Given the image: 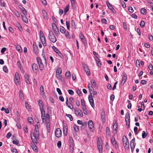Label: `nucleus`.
I'll list each match as a JSON object with an SVG mask.
<instances>
[{
    "label": "nucleus",
    "mask_w": 153,
    "mask_h": 153,
    "mask_svg": "<svg viewBox=\"0 0 153 153\" xmlns=\"http://www.w3.org/2000/svg\"><path fill=\"white\" fill-rule=\"evenodd\" d=\"M69 143L70 145V152L72 153L74 151V142L72 138L71 137H70L69 138Z\"/></svg>",
    "instance_id": "f257e3e1"
},
{
    "label": "nucleus",
    "mask_w": 153,
    "mask_h": 153,
    "mask_svg": "<svg viewBox=\"0 0 153 153\" xmlns=\"http://www.w3.org/2000/svg\"><path fill=\"white\" fill-rule=\"evenodd\" d=\"M48 37L50 40L53 43L55 42L57 40L55 36L52 31H49Z\"/></svg>",
    "instance_id": "f03ea898"
},
{
    "label": "nucleus",
    "mask_w": 153,
    "mask_h": 153,
    "mask_svg": "<svg viewBox=\"0 0 153 153\" xmlns=\"http://www.w3.org/2000/svg\"><path fill=\"white\" fill-rule=\"evenodd\" d=\"M123 145L126 149H128L129 147V143L128 141V139L125 136L123 137Z\"/></svg>",
    "instance_id": "7ed1b4c3"
},
{
    "label": "nucleus",
    "mask_w": 153,
    "mask_h": 153,
    "mask_svg": "<svg viewBox=\"0 0 153 153\" xmlns=\"http://www.w3.org/2000/svg\"><path fill=\"white\" fill-rule=\"evenodd\" d=\"M97 146L100 153H102V142L101 138H98L97 142Z\"/></svg>",
    "instance_id": "20e7f679"
},
{
    "label": "nucleus",
    "mask_w": 153,
    "mask_h": 153,
    "mask_svg": "<svg viewBox=\"0 0 153 153\" xmlns=\"http://www.w3.org/2000/svg\"><path fill=\"white\" fill-rule=\"evenodd\" d=\"M36 59L37 62L39 64L40 69L41 71L44 68V66L42 63V60L39 57H37Z\"/></svg>",
    "instance_id": "39448f33"
},
{
    "label": "nucleus",
    "mask_w": 153,
    "mask_h": 153,
    "mask_svg": "<svg viewBox=\"0 0 153 153\" xmlns=\"http://www.w3.org/2000/svg\"><path fill=\"white\" fill-rule=\"evenodd\" d=\"M34 134H33V136L34 137V138L33 139L31 136V134H30L31 138L33 142L34 141H35V142L36 143V141H37V139H38L39 138V131H37L36 132H35Z\"/></svg>",
    "instance_id": "423d86ee"
},
{
    "label": "nucleus",
    "mask_w": 153,
    "mask_h": 153,
    "mask_svg": "<svg viewBox=\"0 0 153 153\" xmlns=\"http://www.w3.org/2000/svg\"><path fill=\"white\" fill-rule=\"evenodd\" d=\"M125 121L126 123V125L129 127L130 123V119L129 114L128 112L126 113L125 115Z\"/></svg>",
    "instance_id": "0eeeda50"
},
{
    "label": "nucleus",
    "mask_w": 153,
    "mask_h": 153,
    "mask_svg": "<svg viewBox=\"0 0 153 153\" xmlns=\"http://www.w3.org/2000/svg\"><path fill=\"white\" fill-rule=\"evenodd\" d=\"M52 29L53 31V32L56 34V36H57V35L58 34V33L59 32V30L57 27L56 24L55 23H53L52 24Z\"/></svg>",
    "instance_id": "6e6552de"
},
{
    "label": "nucleus",
    "mask_w": 153,
    "mask_h": 153,
    "mask_svg": "<svg viewBox=\"0 0 153 153\" xmlns=\"http://www.w3.org/2000/svg\"><path fill=\"white\" fill-rule=\"evenodd\" d=\"M55 134L56 137L57 138L60 137L62 135V132L61 129L60 128H57L55 131Z\"/></svg>",
    "instance_id": "1a4fd4ad"
},
{
    "label": "nucleus",
    "mask_w": 153,
    "mask_h": 153,
    "mask_svg": "<svg viewBox=\"0 0 153 153\" xmlns=\"http://www.w3.org/2000/svg\"><path fill=\"white\" fill-rule=\"evenodd\" d=\"M75 113L76 115L81 117H82L83 116L82 111L79 108L75 109Z\"/></svg>",
    "instance_id": "9d476101"
},
{
    "label": "nucleus",
    "mask_w": 153,
    "mask_h": 153,
    "mask_svg": "<svg viewBox=\"0 0 153 153\" xmlns=\"http://www.w3.org/2000/svg\"><path fill=\"white\" fill-rule=\"evenodd\" d=\"M88 126L91 131H94V125L92 120H90L88 121Z\"/></svg>",
    "instance_id": "9b49d317"
},
{
    "label": "nucleus",
    "mask_w": 153,
    "mask_h": 153,
    "mask_svg": "<svg viewBox=\"0 0 153 153\" xmlns=\"http://www.w3.org/2000/svg\"><path fill=\"white\" fill-rule=\"evenodd\" d=\"M105 111L104 108L102 109V112L101 113V119L103 123H105L106 121L105 118Z\"/></svg>",
    "instance_id": "f8f14e48"
},
{
    "label": "nucleus",
    "mask_w": 153,
    "mask_h": 153,
    "mask_svg": "<svg viewBox=\"0 0 153 153\" xmlns=\"http://www.w3.org/2000/svg\"><path fill=\"white\" fill-rule=\"evenodd\" d=\"M135 141V139L134 138L130 141V146L132 152L134 150L136 145V143L134 142Z\"/></svg>",
    "instance_id": "ddd939ff"
},
{
    "label": "nucleus",
    "mask_w": 153,
    "mask_h": 153,
    "mask_svg": "<svg viewBox=\"0 0 153 153\" xmlns=\"http://www.w3.org/2000/svg\"><path fill=\"white\" fill-rule=\"evenodd\" d=\"M83 66L84 70L85 71L86 74L88 75H90V71L88 66L87 65L84 64L83 65Z\"/></svg>",
    "instance_id": "4468645a"
},
{
    "label": "nucleus",
    "mask_w": 153,
    "mask_h": 153,
    "mask_svg": "<svg viewBox=\"0 0 153 153\" xmlns=\"http://www.w3.org/2000/svg\"><path fill=\"white\" fill-rule=\"evenodd\" d=\"M88 98L91 105L93 108H94L95 105L94 100L92 96H90V95H89Z\"/></svg>",
    "instance_id": "2eb2a0df"
},
{
    "label": "nucleus",
    "mask_w": 153,
    "mask_h": 153,
    "mask_svg": "<svg viewBox=\"0 0 153 153\" xmlns=\"http://www.w3.org/2000/svg\"><path fill=\"white\" fill-rule=\"evenodd\" d=\"M19 7L21 11L22 12V13L25 16H26L27 14V12L26 10L22 5H19Z\"/></svg>",
    "instance_id": "dca6fc26"
},
{
    "label": "nucleus",
    "mask_w": 153,
    "mask_h": 153,
    "mask_svg": "<svg viewBox=\"0 0 153 153\" xmlns=\"http://www.w3.org/2000/svg\"><path fill=\"white\" fill-rule=\"evenodd\" d=\"M33 48L35 53L36 54H38L39 52L38 47L35 42H34L33 44Z\"/></svg>",
    "instance_id": "f3484780"
},
{
    "label": "nucleus",
    "mask_w": 153,
    "mask_h": 153,
    "mask_svg": "<svg viewBox=\"0 0 153 153\" xmlns=\"http://www.w3.org/2000/svg\"><path fill=\"white\" fill-rule=\"evenodd\" d=\"M111 143L113 146L116 149H117L118 147V145L117 143V141L115 140L114 138H112L111 140Z\"/></svg>",
    "instance_id": "a211bd4d"
},
{
    "label": "nucleus",
    "mask_w": 153,
    "mask_h": 153,
    "mask_svg": "<svg viewBox=\"0 0 153 153\" xmlns=\"http://www.w3.org/2000/svg\"><path fill=\"white\" fill-rule=\"evenodd\" d=\"M32 68L34 72L36 73L38 69V65L35 63H33L32 65Z\"/></svg>",
    "instance_id": "6ab92c4d"
},
{
    "label": "nucleus",
    "mask_w": 153,
    "mask_h": 153,
    "mask_svg": "<svg viewBox=\"0 0 153 153\" xmlns=\"http://www.w3.org/2000/svg\"><path fill=\"white\" fill-rule=\"evenodd\" d=\"M117 124L116 121H114L113 122V129L116 131V133L117 130Z\"/></svg>",
    "instance_id": "aec40b11"
},
{
    "label": "nucleus",
    "mask_w": 153,
    "mask_h": 153,
    "mask_svg": "<svg viewBox=\"0 0 153 153\" xmlns=\"http://www.w3.org/2000/svg\"><path fill=\"white\" fill-rule=\"evenodd\" d=\"M24 77L26 82L27 84H30L29 77L28 75L27 74H26L25 75Z\"/></svg>",
    "instance_id": "412c9836"
},
{
    "label": "nucleus",
    "mask_w": 153,
    "mask_h": 153,
    "mask_svg": "<svg viewBox=\"0 0 153 153\" xmlns=\"http://www.w3.org/2000/svg\"><path fill=\"white\" fill-rule=\"evenodd\" d=\"M33 143L31 144V146L33 149L34 151L35 152H38V149L37 147L36 146V145L34 144V142H33Z\"/></svg>",
    "instance_id": "4be33fe9"
},
{
    "label": "nucleus",
    "mask_w": 153,
    "mask_h": 153,
    "mask_svg": "<svg viewBox=\"0 0 153 153\" xmlns=\"http://www.w3.org/2000/svg\"><path fill=\"white\" fill-rule=\"evenodd\" d=\"M15 80L18 81V82H19V81H20V77L18 73L16 72L15 74Z\"/></svg>",
    "instance_id": "5701e85b"
},
{
    "label": "nucleus",
    "mask_w": 153,
    "mask_h": 153,
    "mask_svg": "<svg viewBox=\"0 0 153 153\" xmlns=\"http://www.w3.org/2000/svg\"><path fill=\"white\" fill-rule=\"evenodd\" d=\"M38 104L39 106L40 109L43 108V107L44 105V104L42 101L41 100H39L38 101Z\"/></svg>",
    "instance_id": "b1692460"
},
{
    "label": "nucleus",
    "mask_w": 153,
    "mask_h": 153,
    "mask_svg": "<svg viewBox=\"0 0 153 153\" xmlns=\"http://www.w3.org/2000/svg\"><path fill=\"white\" fill-rule=\"evenodd\" d=\"M40 39L43 45L44 46H45L47 44L45 37L43 38H41Z\"/></svg>",
    "instance_id": "393cba45"
},
{
    "label": "nucleus",
    "mask_w": 153,
    "mask_h": 153,
    "mask_svg": "<svg viewBox=\"0 0 153 153\" xmlns=\"http://www.w3.org/2000/svg\"><path fill=\"white\" fill-rule=\"evenodd\" d=\"M65 77L67 79H70L71 77V74L69 71H68L65 74Z\"/></svg>",
    "instance_id": "a878e982"
},
{
    "label": "nucleus",
    "mask_w": 153,
    "mask_h": 153,
    "mask_svg": "<svg viewBox=\"0 0 153 153\" xmlns=\"http://www.w3.org/2000/svg\"><path fill=\"white\" fill-rule=\"evenodd\" d=\"M42 13L43 14V15L44 16V17L45 19H47L48 18L47 17V13L46 12V11L45 10H42Z\"/></svg>",
    "instance_id": "bb28decb"
},
{
    "label": "nucleus",
    "mask_w": 153,
    "mask_h": 153,
    "mask_svg": "<svg viewBox=\"0 0 153 153\" xmlns=\"http://www.w3.org/2000/svg\"><path fill=\"white\" fill-rule=\"evenodd\" d=\"M106 3L108 7L110 10H111V9L113 10L114 7H113L112 5L108 1H106Z\"/></svg>",
    "instance_id": "cd10ccee"
},
{
    "label": "nucleus",
    "mask_w": 153,
    "mask_h": 153,
    "mask_svg": "<svg viewBox=\"0 0 153 153\" xmlns=\"http://www.w3.org/2000/svg\"><path fill=\"white\" fill-rule=\"evenodd\" d=\"M60 31L62 33L65 34L66 33V30L63 27L60 26Z\"/></svg>",
    "instance_id": "c85d7f7f"
},
{
    "label": "nucleus",
    "mask_w": 153,
    "mask_h": 153,
    "mask_svg": "<svg viewBox=\"0 0 153 153\" xmlns=\"http://www.w3.org/2000/svg\"><path fill=\"white\" fill-rule=\"evenodd\" d=\"M40 91L41 92V94L43 95L45 94L44 89V87L42 85H41L40 87Z\"/></svg>",
    "instance_id": "c756f323"
},
{
    "label": "nucleus",
    "mask_w": 153,
    "mask_h": 153,
    "mask_svg": "<svg viewBox=\"0 0 153 153\" xmlns=\"http://www.w3.org/2000/svg\"><path fill=\"white\" fill-rule=\"evenodd\" d=\"M71 25L74 29L76 28V26L74 20L72 19L71 20Z\"/></svg>",
    "instance_id": "7c9ffc66"
},
{
    "label": "nucleus",
    "mask_w": 153,
    "mask_h": 153,
    "mask_svg": "<svg viewBox=\"0 0 153 153\" xmlns=\"http://www.w3.org/2000/svg\"><path fill=\"white\" fill-rule=\"evenodd\" d=\"M69 9V5H67L64 9V13L65 14L68 11Z\"/></svg>",
    "instance_id": "2f4dec72"
},
{
    "label": "nucleus",
    "mask_w": 153,
    "mask_h": 153,
    "mask_svg": "<svg viewBox=\"0 0 153 153\" xmlns=\"http://www.w3.org/2000/svg\"><path fill=\"white\" fill-rule=\"evenodd\" d=\"M87 123L86 122L83 123L82 124V126L81 127V128L82 129H84L87 126Z\"/></svg>",
    "instance_id": "473e14b6"
},
{
    "label": "nucleus",
    "mask_w": 153,
    "mask_h": 153,
    "mask_svg": "<svg viewBox=\"0 0 153 153\" xmlns=\"http://www.w3.org/2000/svg\"><path fill=\"white\" fill-rule=\"evenodd\" d=\"M79 37H80L82 41L83 42H84V39H85V37L82 33H80L79 34Z\"/></svg>",
    "instance_id": "72a5a7b5"
},
{
    "label": "nucleus",
    "mask_w": 153,
    "mask_h": 153,
    "mask_svg": "<svg viewBox=\"0 0 153 153\" xmlns=\"http://www.w3.org/2000/svg\"><path fill=\"white\" fill-rule=\"evenodd\" d=\"M91 82L93 86L94 87H96L97 85L96 81L94 79H92L91 81Z\"/></svg>",
    "instance_id": "f704fd0d"
},
{
    "label": "nucleus",
    "mask_w": 153,
    "mask_h": 153,
    "mask_svg": "<svg viewBox=\"0 0 153 153\" xmlns=\"http://www.w3.org/2000/svg\"><path fill=\"white\" fill-rule=\"evenodd\" d=\"M106 134L108 135L109 136H110L111 135V132L110 131L109 128L108 127H107L106 128Z\"/></svg>",
    "instance_id": "c9c22d12"
},
{
    "label": "nucleus",
    "mask_w": 153,
    "mask_h": 153,
    "mask_svg": "<svg viewBox=\"0 0 153 153\" xmlns=\"http://www.w3.org/2000/svg\"><path fill=\"white\" fill-rule=\"evenodd\" d=\"M41 112V116H45V111L44 108H40Z\"/></svg>",
    "instance_id": "e433bc0d"
},
{
    "label": "nucleus",
    "mask_w": 153,
    "mask_h": 153,
    "mask_svg": "<svg viewBox=\"0 0 153 153\" xmlns=\"http://www.w3.org/2000/svg\"><path fill=\"white\" fill-rule=\"evenodd\" d=\"M27 120L28 122L30 124H31L33 121V119L30 117H28L27 119Z\"/></svg>",
    "instance_id": "4c0bfd02"
},
{
    "label": "nucleus",
    "mask_w": 153,
    "mask_h": 153,
    "mask_svg": "<svg viewBox=\"0 0 153 153\" xmlns=\"http://www.w3.org/2000/svg\"><path fill=\"white\" fill-rule=\"evenodd\" d=\"M71 4H72L73 7L74 8L76 7V4L75 3V0H71Z\"/></svg>",
    "instance_id": "58836bf2"
},
{
    "label": "nucleus",
    "mask_w": 153,
    "mask_h": 153,
    "mask_svg": "<svg viewBox=\"0 0 153 153\" xmlns=\"http://www.w3.org/2000/svg\"><path fill=\"white\" fill-rule=\"evenodd\" d=\"M63 133L65 136H66L67 134V128L66 127H63Z\"/></svg>",
    "instance_id": "ea45409f"
},
{
    "label": "nucleus",
    "mask_w": 153,
    "mask_h": 153,
    "mask_svg": "<svg viewBox=\"0 0 153 153\" xmlns=\"http://www.w3.org/2000/svg\"><path fill=\"white\" fill-rule=\"evenodd\" d=\"M146 10L145 8H141L140 10L141 13L143 15H145L146 14Z\"/></svg>",
    "instance_id": "a19ab883"
},
{
    "label": "nucleus",
    "mask_w": 153,
    "mask_h": 153,
    "mask_svg": "<svg viewBox=\"0 0 153 153\" xmlns=\"http://www.w3.org/2000/svg\"><path fill=\"white\" fill-rule=\"evenodd\" d=\"M74 128L75 132H78L79 131V126L75 125H74Z\"/></svg>",
    "instance_id": "79ce46f5"
},
{
    "label": "nucleus",
    "mask_w": 153,
    "mask_h": 153,
    "mask_svg": "<svg viewBox=\"0 0 153 153\" xmlns=\"http://www.w3.org/2000/svg\"><path fill=\"white\" fill-rule=\"evenodd\" d=\"M89 91L90 95V96H92V94L93 93L94 91V89L92 87H91V89H89Z\"/></svg>",
    "instance_id": "37998d69"
},
{
    "label": "nucleus",
    "mask_w": 153,
    "mask_h": 153,
    "mask_svg": "<svg viewBox=\"0 0 153 153\" xmlns=\"http://www.w3.org/2000/svg\"><path fill=\"white\" fill-rule=\"evenodd\" d=\"M127 75L124 72L123 74V79L126 81L127 80Z\"/></svg>",
    "instance_id": "c03bdc74"
},
{
    "label": "nucleus",
    "mask_w": 153,
    "mask_h": 153,
    "mask_svg": "<svg viewBox=\"0 0 153 153\" xmlns=\"http://www.w3.org/2000/svg\"><path fill=\"white\" fill-rule=\"evenodd\" d=\"M146 1L147 3L152 7V10H153V5H152V4H153V3H152L149 0H147Z\"/></svg>",
    "instance_id": "a18cd8bd"
},
{
    "label": "nucleus",
    "mask_w": 153,
    "mask_h": 153,
    "mask_svg": "<svg viewBox=\"0 0 153 153\" xmlns=\"http://www.w3.org/2000/svg\"><path fill=\"white\" fill-rule=\"evenodd\" d=\"M81 104L82 107H85L86 106L85 101L83 99H82L81 100Z\"/></svg>",
    "instance_id": "49530a36"
},
{
    "label": "nucleus",
    "mask_w": 153,
    "mask_h": 153,
    "mask_svg": "<svg viewBox=\"0 0 153 153\" xmlns=\"http://www.w3.org/2000/svg\"><path fill=\"white\" fill-rule=\"evenodd\" d=\"M52 48L56 53H58V52H59V51L55 46H53L52 47Z\"/></svg>",
    "instance_id": "de8ad7c7"
},
{
    "label": "nucleus",
    "mask_w": 153,
    "mask_h": 153,
    "mask_svg": "<svg viewBox=\"0 0 153 153\" xmlns=\"http://www.w3.org/2000/svg\"><path fill=\"white\" fill-rule=\"evenodd\" d=\"M127 102L128 103V105H127L128 108L130 109L131 107V104L130 102V101L129 100H128Z\"/></svg>",
    "instance_id": "09e8293b"
},
{
    "label": "nucleus",
    "mask_w": 153,
    "mask_h": 153,
    "mask_svg": "<svg viewBox=\"0 0 153 153\" xmlns=\"http://www.w3.org/2000/svg\"><path fill=\"white\" fill-rule=\"evenodd\" d=\"M62 69L60 68H58L56 70V73L61 74L62 73Z\"/></svg>",
    "instance_id": "8fccbe9b"
},
{
    "label": "nucleus",
    "mask_w": 153,
    "mask_h": 153,
    "mask_svg": "<svg viewBox=\"0 0 153 153\" xmlns=\"http://www.w3.org/2000/svg\"><path fill=\"white\" fill-rule=\"evenodd\" d=\"M65 115L69 118L70 121H71L73 120V118L71 115L66 114Z\"/></svg>",
    "instance_id": "3c124183"
},
{
    "label": "nucleus",
    "mask_w": 153,
    "mask_h": 153,
    "mask_svg": "<svg viewBox=\"0 0 153 153\" xmlns=\"http://www.w3.org/2000/svg\"><path fill=\"white\" fill-rule=\"evenodd\" d=\"M147 136V134H146L145 131H143L142 133V137L143 138H145Z\"/></svg>",
    "instance_id": "603ef678"
},
{
    "label": "nucleus",
    "mask_w": 153,
    "mask_h": 153,
    "mask_svg": "<svg viewBox=\"0 0 153 153\" xmlns=\"http://www.w3.org/2000/svg\"><path fill=\"white\" fill-rule=\"evenodd\" d=\"M11 150L13 153H18L17 149H15L12 148L11 149Z\"/></svg>",
    "instance_id": "864d4df0"
},
{
    "label": "nucleus",
    "mask_w": 153,
    "mask_h": 153,
    "mask_svg": "<svg viewBox=\"0 0 153 153\" xmlns=\"http://www.w3.org/2000/svg\"><path fill=\"white\" fill-rule=\"evenodd\" d=\"M66 24L67 26V29L68 30H69L70 29V22L69 21H66Z\"/></svg>",
    "instance_id": "5fc2aeb1"
},
{
    "label": "nucleus",
    "mask_w": 153,
    "mask_h": 153,
    "mask_svg": "<svg viewBox=\"0 0 153 153\" xmlns=\"http://www.w3.org/2000/svg\"><path fill=\"white\" fill-rule=\"evenodd\" d=\"M14 144H15L17 146H19V141L18 140H13L12 142Z\"/></svg>",
    "instance_id": "6e6d98bb"
},
{
    "label": "nucleus",
    "mask_w": 153,
    "mask_h": 153,
    "mask_svg": "<svg viewBox=\"0 0 153 153\" xmlns=\"http://www.w3.org/2000/svg\"><path fill=\"white\" fill-rule=\"evenodd\" d=\"M14 13L17 17H20V15L17 10L14 11Z\"/></svg>",
    "instance_id": "4d7b16f0"
},
{
    "label": "nucleus",
    "mask_w": 153,
    "mask_h": 153,
    "mask_svg": "<svg viewBox=\"0 0 153 153\" xmlns=\"http://www.w3.org/2000/svg\"><path fill=\"white\" fill-rule=\"evenodd\" d=\"M16 25L20 31H21L22 30V27L18 23L17 24H16Z\"/></svg>",
    "instance_id": "13d9d810"
},
{
    "label": "nucleus",
    "mask_w": 153,
    "mask_h": 153,
    "mask_svg": "<svg viewBox=\"0 0 153 153\" xmlns=\"http://www.w3.org/2000/svg\"><path fill=\"white\" fill-rule=\"evenodd\" d=\"M17 65L18 66L20 70H21L22 69V64H21L20 62L19 61H18L17 62Z\"/></svg>",
    "instance_id": "bf43d9fd"
},
{
    "label": "nucleus",
    "mask_w": 153,
    "mask_h": 153,
    "mask_svg": "<svg viewBox=\"0 0 153 153\" xmlns=\"http://www.w3.org/2000/svg\"><path fill=\"white\" fill-rule=\"evenodd\" d=\"M68 93L71 95H72L74 94V92L72 90L69 89L68 90Z\"/></svg>",
    "instance_id": "052dcab7"
},
{
    "label": "nucleus",
    "mask_w": 153,
    "mask_h": 153,
    "mask_svg": "<svg viewBox=\"0 0 153 153\" xmlns=\"http://www.w3.org/2000/svg\"><path fill=\"white\" fill-rule=\"evenodd\" d=\"M148 68L150 71H152L153 69V66L151 63H150L148 66Z\"/></svg>",
    "instance_id": "680f3d73"
},
{
    "label": "nucleus",
    "mask_w": 153,
    "mask_h": 153,
    "mask_svg": "<svg viewBox=\"0 0 153 153\" xmlns=\"http://www.w3.org/2000/svg\"><path fill=\"white\" fill-rule=\"evenodd\" d=\"M3 70L5 73H7L8 72L7 68L6 66H4L3 67Z\"/></svg>",
    "instance_id": "e2e57ef3"
},
{
    "label": "nucleus",
    "mask_w": 153,
    "mask_h": 153,
    "mask_svg": "<svg viewBox=\"0 0 153 153\" xmlns=\"http://www.w3.org/2000/svg\"><path fill=\"white\" fill-rule=\"evenodd\" d=\"M39 131L38 126L37 125H36L35 126V128L34 129V133Z\"/></svg>",
    "instance_id": "0e129e2a"
},
{
    "label": "nucleus",
    "mask_w": 153,
    "mask_h": 153,
    "mask_svg": "<svg viewBox=\"0 0 153 153\" xmlns=\"http://www.w3.org/2000/svg\"><path fill=\"white\" fill-rule=\"evenodd\" d=\"M128 9L129 12L131 13H132L134 11V10L131 7H128Z\"/></svg>",
    "instance_id": "69168bd1"
},
{
    "label": "nucleus",
    "mask_w": 153,
    "mask_h": 153,
    "mask_svg": "<svg viewBox=\"0 0 153 153\" xmlns=\"http://www.w3.org/2000/svg\"><path fill=\"white\" fill-rule=\"evenodd\" d=\"M57 146L58 148H60L61 146V142L60 141H59L57 143Z\"/></svg>",
    "instance_id": "338daca9"
},
{
    "label": "nucleus",
    "mask_w": 153,
    "mask_h": 153,
    "mask_svg": "<svg viewBox=\"0 0 153 153\" xmlns=\"http://www.w3.org/2000/svg\"><path fill=\"white\" fill-rule=\"evenodd\" d=\"M76 92L79 96H80L81 95V91L79 89H76Z\"/></svg>",
    "instance_id": "774afa93"
}]
</instances>
